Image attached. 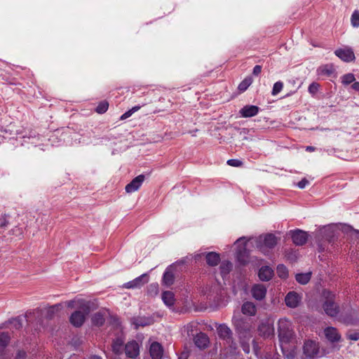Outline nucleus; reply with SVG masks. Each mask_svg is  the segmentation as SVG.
<instances>
[{
  "label": "nucleus",
  "instance_id": "obj_1",
  "mask_svg": "<svg viewBox=\"0 0 359 359\" xmlns=\"http://www.w3.org/2000/svg\"><path fill=\"white\" fill-rule=\"evenodd\" d=\"M323 294L326 299L323 306L325 313L331 317L336 316L339 312V309L334 302V295L331 292L326 290L323 292Z\"/></svg>",
  "mask_w": 359,
  "mask_h": 359
},
{
  "label": "nucleus",
  "instance_id": "obj_2",
  "mask_svg": "<svg viewBox=\"0 0 359 359\" xmlns=\"http://www.w3.org/2000/svg\"><path fill=\"white\" fill-rule=\"evenodd\" d=\"M244 238H240L238 239L235 244L238 245L236 255L238 261L243 265H245L249 262L250 251L247 249V241L243 243L242 241Z\"/></svg>",
  "mask_w": 359,
  "mask_h": 359
},
{
  "label": "nucleus",
  "instance_id": "obj_3",
  "mask_svg": "<svg viewBox=\"0 0 359 359\" xmlns=\"http://www.w3.org/2000/svg\"><path fill=\"white\" fill-rule=\"evenodd\" d=\"M293 337V332L285 321L278 323V337L282 343H289Z\"/></svg>",
  "mask_w": 359,
  "mask_h": 359
},
{
  "label": "nucleus",
  "instance_id": "obj_4",
  "mask_svg": "<svg viewBox=\"0 0 359 359\" xmlns=\"http://www.w3.org/2000/svg\"><path fill=\"white\" fill-rule=\"evenodd\" d=\"M319 353V345L314 341L308 340L304 345V353L310 358H314Z\"/></svg>",
  "mask_w": 359,
  "mask_h": 359
},
{
  "label": "nucleus",
  "instance_id": "obj_5",
  "mask_svg": "<svg viewBox=\"0 0 359 359\" xmlns=\"http://www.w3.org/2000/svg\"><path fill=\"white\" fill-rule=\"evenodd\" d=\"M334 54L346 62L353 61L355 58L354 53L351 48L337 49L334 51Z\"/></svg>",
  "mask_w": 359,
  "mask_h": 359
},
{
  "label": "nucleus",
  "instance_id": "obj_6",
  "mask_svg": "<svg viewBox=\"0 0 359 359\" xmlns=\"http://www.w3.org/2000/svg\"><path fill=\"white\" fill-rule=\"evenodd\" d=\"M78 304V311H81L85 316L97 309V304L91 301L79 300Z\"/></svg>",
  "mask_w": 359,
  "mask_h": 359
},
{
  "label": "nucleus",
  "instance_id": "obj_7",
  "mask_svg": "<svg viewBox=\"0 0 359 359\" xmlns=\"http://www.w3.org/2000/svg\"><path fill=\"white\" fill-rule=\"evenodd\" d=\"M300 297L297 292L294 291L290 292L285 298V304L290 308H296L299 306Z\"/></svg>",
  "mask_w": 359,
  "mask_h": 359
},
{
  "label": "nucleus",
  "instance_id": "obj_8",
  "mask_svg": "<svg viewBox=\"0 0 359 359\" xmlns=\"http://www.w3.org/2000/svg\"><path fill=\"white\" fill-rule=\"evenodd\" d=\"M258 332L260 336L269 337L273 335L274 329L269 321L262 322L258 327Z\"/></svg>",
  "mask_w": 359,
  "mask_h": 359
},
{
  "label": "nucleus",
  "instance_id": "obj_9",
  "mask_svg": "<svg viewBox=\"0 0 359 359\" xmlns=\"http://www.w3.org/2000/svg\"><path fill=\"white\" fill-rule=\"evenodd\" d=\"M292 238L293 243L297 245H302L306 243L308 235L302 230H296L292 232Z\"/></svg>",
  "mask_w": 359,
  "mask_h": 359
},
{
  "label": "nucleus",
  "instance_id": "obj_10",
  "mask_svg": "<svg viewBox=\"0 0 359 359\" xmlns=\"http://www.w3.org/2000/svg\"><path fill=\"white\" fill-rule=\"evenodd\" d=\"M217 332L220 339L227 341L233 337L231 330L226 324H220L217 327Z\"/></svg>",
  "mask_w": 359,
  "mask_h": 359
},
{
  "label": "nucleus",
  "instance_id": "obj_11",
  "mask_svg": "<svg viewBox=\"0 0 359 359\" xmlns=\"http://www.w3.org/2000/svg\"><path fill=\"white\" fill-rule=\"evenodd\" d=\"M252 297L257 300L264 299L266 293V288L262 284L255 285L251 290Z\"/></svg>",
  "mask_w": 359,
  "mask_h": 359
},
{
  "label": "nucleus",
  "instance_id": "obj_12",
  "mask_svg": "<svg viewBox=\"0 0 359 359\" xmlns=\"http://www.w3.org/2000/svg\"><path fill=\"white\" fill-rule=\"evenodd\" d=\"M176 266L172 264L170 265L168 269H166V271L164 273L163 277V282L165 285L167 286H170L174 283L175 280V274L174 272L175 271Z\"/></svg>",
  "mask_w": 359,
  "mask_h": 359
},
{
  "label": "nucleus",
  "instance_id": "obj_13",
  "mask_svg": "<svg viewBox=\"0 0 359 359\" xmlns=\"http://www.w3.org/2000/svg\"><path fill=\"white\" fill-rule=\"evenodd\" d=\"M125 352L128 358H135L139 354L138 344L135 341L128 342L125 346Z\"/></svg>",
  "mask_w": 359,
  "mask_h": 359
},
{
  "label": "nucleus",
  "instance_id": "obj_14",
  "mask_svg": "<svg viewBox=\"0 0 359 359\" xmlns=\"http://www.w3.org/2000/svg\"><path fill=\"white\" fill-rule=\"evenodd\" d=\"M86 317L81 313V311H74L70 316V323L76 327H81L85 322Z\"/></svg>",
  "mask_w": 359,
  "mask_h": 359
},
{
  "label": "nucleus",
  "instance_id": "obj_15",
  "mask_svg": "<svg viewBox=\"0 0 359 359\" xmlns=\"http://www.w3.org/2000/svg\"><path fill=\"white\" fill-rule=\"evenodd\" d=\"M324 333L326 339L332 343L340 341L341 336L338 333L336 328L333 327H328L325 329Z\"/></svg>",
  "mask_w": 359,
  "mask_h": 359
},
{
  "label": "nucleus",
  "instance_id": "obj_16",
  "mask_svg": "<svg viewBox=\"0 0 359 359\" xmlns=\"http://www.w3.org/2000/svg\"><path fill=\"white\" fill-rule=\"evenodd\" d=\"M148 282V275L147 273H144L140 277L134 279L132 281H130L124 285V287L126 288H134L137 287H140Z\"/></svg>",
  "mask_w": 359,
  "mask_h": 359
},
{
  "label": "nucleus",
  "instance_id": "obj_17",
  "mask_svg": "<svg viewBox=\"0 0 359 359\" xmlns=\"http://www.w3.org/2000/svg\"><path fill=\"white\" fill-rule=\"evenodd\" d=\"M194 344L197 347L200 349H205L208 347L209 344V338L208 337L202 332L196 334L194 339Z\"/></svg>",
  "mask_w": 359,
  "mask_h": 359
},
{
  "label": "nucleus",
  "instance_id": "obj_18",
  "mask_svg": "<svg viewBox=\"0 0 359 359\" xmlns=\"http://www.w3.org/2000/svg\"><path fill=\"white\" fill-rule=\"evenodd\" d=\"M150 355L153 359H161L163 353V346L158 342H153L150 346Z\"/></svg>",
  "mask_w": 359,
  "mask_h": 359
},
{
  "label": "nucleus",
  "instance_id": "obj_19",
  "mask_svg": "<svg viewBox=\"0 0 359 359\" xmlns=\"http://www.w3.org/2000/svg\"><path fill=\"white\" fill-rule=\"evenodd\" d=\"M273 274L274 273L273 269L269 266H262L258 272V276L262 281L270 280L272 278Z\"/></svg>",
  "mask_w": 359,
  "mask_h": 359
},
{
  "label": "nucleus",
  "instance_id": "obj_20",
  "mask_svg": "<svg viewBox=\"0 0 359 359\" xmlns=\"http://www.w3.org/2000/svg\"><path fill=\"white\" fill-rule=\"evenodd\" d=\"M259 110V107L255 105H246L240 110L239 113L242 117L249 118L257 115Z\"/></svg>",
  "mask_w": 359,
  "mask_h": 359
},
{
  "label": "nucleus",
  "instance_id": "obj_21",
  "mask_svg": "<svg viewBox=\"0 0 359 359\" xmlns=\"http://www.w3.org/2000/svg\"><path fill=\"white\" fill-rule=\"evenodd\" d=\"M131 323L135 325V330H137L139 327H144L152 323V319L146 317H133L131 318Z\"/></svg>",
  "mask_w": 359,
  "mask_h": 359
},
{
  "label": "nucleus",
  "instance_id": "obj_22",
  "mask_svg": "<svg viewBox=\"0 0 359 359\" xmlns=\"http://www.w3.org/2000/svg\"><path fill=\"white\" fill-rule=\"evenodd\" d=\"M241 311L243 314L252 316L256 314L257 308L254 303L246 302L242 305Z\"/></svg>",
  "mask_w": 359,
  "mask_h": 359
},
{
  "label": "nucleus",
  "instance_id": "obj_23",
  "mask_svg": "<svg viewBox=\"0 0 359 359\" xmlns=\"http://www.w3.org/2000/svg\"><path fill=\"white\" fill-rule=\"evenodd\" d=\"M11 341V337L8 332H1L0 333V356L4 354L5 348L9 344Z\"/></svg>",
  "mask_w": 359,
  "mask_h": 359
},
{
  "label": "nucleus",
  "instance_id": "obj_24",
  "mask_svg": "<svg viewBox=\"0 0 359 359\" xmlns=\"http://www.w3.org/2000/svg\"><path fill=\"white\" fill-rule=\"evenodd\" d=\"M207 264L210 266H217L220 262V256L215 252H208L205 257Z\"/></svg>",
  "mask_w": 359,
  "mask_h": 359
},
{
  "label": "nucleus",
  "instance_id": "obj_25",
  "mask_svg": "<svg viewBox=\"0 0 359 359\" xmlns=\"http://www.w3.org/2000/svg\"><path fill=\"white\" fill-rule=\"evenodd\" d=\"M278 239L273 233H267L264 236L263 243L269 248H273L277 244Z\"/></svg>",
  "mask_w": 359,
  "mask_h": 359
},
{
  "label": "nucleus",
  "instance_id": "obj_26",
  "mask_svg": "<svg viewBox=\"0 0 359 359\" xmlns=\"http://www.w3.org/2000/svg\"><path fill=\"white\" fill-rule=\"evenodd\" d=\"M162 300L168 306H172L175 302V294L171 291H164L162 293Z\"/></svg>",
  "mask_w": 359,
  "mask_h": 359
},
{
  "label": "nucleus",
  "instance_id": "obj_27",
  "mask_svg": "<svg viewBox=\"0 0 359 359\" xmlns=\"http://www.w3.org/2000/svg\"><path fill=\"white\" fill-rule=\"evenodd\" d=\"M62 308L61 304H57L50 306L46 311V318L48 320H50L54 318L55 314H57Z\"/></svg>",
  "mask_w": 359,
  "mask_h": 359
},
{
  "label": "nucleus",
  "instance_id": "obj_28",
  "mask_svg": "<svg viewBox=\"0 0 359 359\" xmlns=\"http://www.w3.org/2000/svg\"><path fill=\"white\" fill-rule=\"evenodd\" d=\"M91 321L93 325L100 327L104 325L105 318L101 312H97L92 316Z\"/></svg>",
  "mask_w": 359,
  "mask_h": 359
},
{
  "label": "nucleus",
  "instance_id": "obj_29",
  "mask_svg": "<svg viewBox=\"0 0 359 359\" xmlns=\"http://www.w3.org/2000/svg\"><path fill=\"white\" fill-rule=\"evenodd\" d=\"M311 272H308L305 273H297L295 276V279L299 283L302 285H305L308 283L311 280Z\"/></svg>",
  "mask_w": 359,
  "mask_h": 359
},
{
  "label": "nucleus",
  "instance_id": "obj_30",
  "mask_svg": "<svg viewBox=\"0 0 359 359\" xmlns=\"http://www.w3.org/2000/svg\"><path fill=\"white\" fill-rule=\"evenodd\" d=\"M123 344V341L121 339H116L113 341L112 344V351L116 355H119L121 353V349Z\"/></svg>",
  "mask_w": 359,
  "mask_h": 359
},
{
  "label": "nucleus",
  "instance_id": "obj_31",
  "mask_svg": "<svg viewBox=\"0 0 359 359\" xmlns=\"http://www.w3.org/2000/svg\"><path fill=\"white\" fill-rule=\"evenodd\" d=\"M252 79L250 76L246 77L238 85V90L240 92H244L252 84Z\"/></svg>",
  "mask_w": 359,
  "mask_h": 359
},
{
  "label": "nucleus",
  "instance_id": "obj_32",
  "mask_svg": "<svg viewBox=\"0 0 359 359\" xmlns=\"http://www.w3.org/2000/svg\"><path fill=\"white\" fill-rule=\"evenodd\" d=\"M276 272L278 277L282 279H286L288 276V270L283 264L278 265Z\"/></svg>",
  "mask_w": 359,
  "mask_h": 359
},
{
  "label": "nucleus",
  "instance_id": "obj_33",
  "mask_svg": "<svg viewBox=\"0 0 359 359\" xmlns=\"http://www.w3.org/2000/svg\"><path fill=\"white\" fill-rule=\"evenodd\" d=\"M142 181H131L130 183L126 185V191L127 193H130L140 188Z\"/></svg>",
  "mask_w": 359,
  "mask_h": 359
},
{
  "label": "nucleus",
  "instance_id": "obj_34",
  "mask_svg": "<svg viewBox=\"0 0 359 359\" xmlns=\"http://www.w3.org/2000/svg\"><path fill=\"white\" fill-rule=\"evenodd\" d=\"M109 108V103L107 101L100 102L95 109L97 114H102L105 113Z\"/></svg>",
  "mask_w": 359,
  "mask_h": 359
},
{
  "label": "nucleus",
  "instance_id": "obj_35",
  "mask_svg": "<svg viewBox=\"0 0 359 359\" xmlns=\"http://www.w3.org/2000/svg\"><path fill=\"white\" fill-rule=\"evenodd\" d=\"M220 271L222 275H226L230 272L232 268V264L230 262H223L220 265Z\"/></svg>",
  "mask_w": 359,
  "mask_h": 359
},
{
  "label": "nucleus",
  "instance_id": "obj_36",
  "mask_svg": "<svg viewBox=\"0 0 359 359\" xmlns=\"http://www.w3.org/2000/svg\"><path fill=\"white\" fill-rule=\"evenodd\" d=\"M351 25L353 27H359V11L355 10L353 11L351 18Z\"/></svg>",
  "mask_w": 359,
  "mask_h": 359
},
{
  "label": "nucleus",
  "instance_id": "obj_37",
  "mask_svg": "<svg viewBox=\"0 0 359 359\" xmlns=\"http://www.w3.org/2000/svg\"><path fill=\"white\" fill-rule=\"evenodd\" d=\"M330 229L329 228H323V229H321L318 233V237L319 238H324L325 236H326L325 239L329 242L330 243L331 242V238H332V236L330 235H328L329 233H330Z\"/></svg>",
  "mask_w": 359,
  "mask_h": 359
},
{
  "label": "nucleus",
  "instance_id": "obj_38",
  "mask_svg": "<svg viewBox=\"0 0 359 359\" xmlns=\"http://www.w3.org/2000/svg\"><path fill=\"white\" fill-rule=\"evenodd\" d=\"M319 71L321 74L331 75L334 72V69L332 65H325L320 67Z\"/></svg>",
  "mask_w": 359,
  "mask_h": 359
},
{
  "label": "nucleus",
  "instance_id": "obj_39",
  "mask_svg": "<svg viewBox=\"0 0 359 359\" xmlns=\"http://www.w3.org/2000/svg\"><path fill=\"white\" fill-rule=\"evenodd\" d=\"M141 108L140 106H135L132 109H129L126 112H125L121 117V120H125L129 118L133 113L136 112Z\"/></svg>",
  "mask_w": 359,
  "mask_h": 359
},
{
  "label": "nucleus",
  "instance_id": "obj_40",
  "mask_svg": "<svg viewBox=\"0 0 359 359\" xmlns=\"http://www.w3.org/2000/svg\"><path fill=\"white\" fill-rule=\"evenodd\" d=\"M283 88V83L281 81H277L273 84L271 94L273 95H276L278 94Z\"/></svg>",
  "mask_w": 359,
  "mask_h": 359
},
{
  "label": "nucleus",
  "instance_id": "obj_41",
  "mask_svg": "<svg viewBox=\"0 0 359 359\" xmlns=\"http://www.w3.org/2000/svg\"><path fill=\"white\" fill-rule=\"evenodd\" d=\"M355 81V76L353 74H346L342 77V83L344 85H348Z\"/></svg>",
  "mask_w": 359,
  "mask_h": 359
},
{
  "label": "nucleus",
  "instance_id": "obj_42",
  "mask_svg": "<svg viewBox=\"0 0 359 359\" xmlns=\"http://www.w3.org/2000/svg\"><path fill=\"white\" fill-rule=\"evenodd\" d=\"M309 181H299L298 183H293L292 184H289L287 186L288 188L294 189L295 187H298L301 189H304L307 184H309Z\"/></svg>",
  "mask_w": 359,
  "mask_h": 359
},
{
  "label": "nucleus",
  "instance_id": "obj_43",
  "mask_svg": "<svg viewBox=\"0 0 359 359\" xmlns=\"http://www.w3.org/2000/svg\"><path fill=\"white\" fill-rule=\"evenodd\" d=\"M8 323L13 324V327L16 330H19L22 327V320L19 317L9 320Z\"/></svg>",
  "mask_w": 359,
  "mask_h": 359
},
{
  "label": "nucleus",
  "instance_id": "obj_44",
  "mask_svg": "<svg viewBox=\"0 0 359 359\" xmlns=\"http://www.w3.org/2000/svg\"><path fill=\"white\" fill-rule=\"evenodd\" d=\"M27 357V352L23 349H18L13 359H26Z\"/></svg>",
  "mask_w": 359,
  "mask_h": 359
},
{
  "label": "nucleus",
  "instance_id": "obj_45",
  "mask_svg": "<svg viewBox=\"0 0 359 359\" xmlns=\"http://www.w3.org/2000/svg\"><path fill=\"white\" fill-rule=\"evenodd\" d=\"M227 164L233 167H241L243 163L239 159H229L227 161Z\"/></svg>",
  "mask_w": 359,
  "mask_h": 359
},
{
  "label": "nucleus",
  "instance_id": "obj_46",
  "mask_svg": "<svg viewBox=\"0 0 359 359\" xmlns=\"http://www.w3.org/2000/svg\"><path fill=\"white\" fill-rule=\"evenodd\" d=\"M319 86H320V85L318 83L313 82L309 86V92L311 94L314 95L318 90Z\"/></svg>",
  "mask_w": 359,
  "mask_h": 359
},
{
  "label": "nucleus",
  "instance_id": "obj_47",
  "mask_svg": "<svg viewBox=\"0 0 359 359\" xmlns=\"http://www.w3.org/2000/svg\"><path fill=\"white\" fill-rule=\"evenodd\" d=\"M226 343L229 344V348L232 350V351H236L237 349V344L236 342L235 341V340L233 339V337H231L230 339H228L227 341H226Z\"/></svg>",
  "mask_w": 359,
  "mask_h": 359
},
{
  "label": "nucleus",
  "instance_id": "obj_48",
  "mask_svg": "<svg viewBox=\"0 0 359 359\" xmlns=\"http://www.w3.org/2000/svg\"><path fill=\"white\" fill-rule=\"evenodd\" d=\"M151 177V172H149L139 175L137 177H135L133 180H144L145 178H149Z\"/></svg>",
  "mask_w": 359,
  "mask_h": 359
},
{
  "label": "nucleus",
  "instance_id": "obj_49",
  "mask_svg": "<svg viewBox=\"0 0 359 359\" xmlns=\"http://www.w3.org/2000/svg\"><path fill=\"white\" fill-rule=\"evenodd\" d=\"M285 257L288 260H290L292 262H295L297 260L296 255L294 254H293L292 252L286 253Z\"/></svg>",
  "mask_w": 359,
  "mask_h": 359
},
{
  "label": "nucleus",
  "instance_id": "obj_50",
  "mask_svg": "<svg viewBox=\"0 0 359 359\" xmlns=\"http://www.w3.org/2000/svg\"><path fill=\"white\" fill-rule=\"evenodd\" d=\"M348 338L351 340L357 341L359 339V332H354L352 334H349L348 335Z\"/></svg>",
  "mask_w": 359,
  "mask_h": 359
},
{
  "label": "nucleus",
  "instance_id": "obj_51",
  "mask_svg": "<svg viewBox=\"0 0 359 359\" xmlns=\"http://www.w3.org/2000/svg\"><path fill=\"white\" fill-rule=\"evenodd\" d=\"M78 306H79L78 301H69V302H67V307H69V308H71V309L76 308V309H78Z\"/></svg>",
  "mask_w": 359,
  "mask_h": 359
},
{
  "label": "nucleus",
  "instance_id": "obj_52",
  "mask_svg": "<svg viewBox=\"0 0 359 359\" xmlns=\"http://www.w3.org/2000/svg\"><path fill=\"white\" fill-rule=\"evenodd\" d=\"M262 72V67L260 65H256L255 66L254 69H253V72H252V74L255 75V76H258Z\"/></svg>",
  "mask_w": 359,
  "mask_h": 359
},
{
  "label": "nucleus",
  "instance_id": "obj_53",
  "mask_svg": "<svg viewBox=\"0 0 359 359\" xmlns=\"http://www.w3.org/2000/svg\"><path fill=\"white\" fill-rule=\"evenodd\" d=\"M242 347L243 348V351L246 353H249L250 351V348H249V345L247 344L246 343H243L242 344Z\"/></svg>",
  "mask_w": 359,
  "mask_h": 359
},
{
  "label": "nucleus",
  "instance_id": "obj_54",
  "mask_svg": "<svg viewBox=\"0 0 359 359\" xmlns=\"http://www.w3.org/2000/svg\"><path fill=\"white\" fill-rule=\"evenodd\" d=\"M351 87L353 90L359 91V82H354Z\"/></svg>",
  "mask_w": 359,
  "mask_h": 359
},
{
  "label": "nucleus",
  "instance_id": "obj_55",
  "mask_svg": "<svg viewBox=\"0 0 359 359\" xmlns=\"http://www.w3.org/2000/svg\"><path fill=\"white\" fill-rule=\"evenodd\" d=\"M110 323H113V324H116V325H118L119 324L118 319L117 318H116V317H111Z\"/></svg>",
  "mask_w": 359,
  "mask_h": 359
},
{
  "label": "nucleus",
  "instance_id": "obj_56",
  "mask_svg": "<svg viewBox=\"0 0 359 359\" xmlns=\"http://www.w3.org/2000/svg\"><path fill=\"white\" fill-rule=\"evenodd\" d=\"M6 215L4 216V222L1 224L0 227H4L8 224V221L6 219Z\"/></svg>",
  "mask_w": 359,
  "mask_h": 359
},
{
  "label": "nucleus",
  "instance_id": "obj_57",
  "mask_svg": "<svg viewBox=\"0 0 359 359\" xmlns=\"http://www.w3.org/2000/svg\"><path fill=\"white\" fill-rule=\"evenodd\" d=\"M306 150L309 151H313L315 150V148L312 146H308L306 147Z\"/></svg>",
  "mask_w": 359,
  "mask_h": 359
},
{
  "label": "nucleus",
  "instance_id": "obj_58",
  "mask_svg": "<svg viewBox=\"0 0 359 359\" xmlns=\"http://www.w3.org/2000/svg\"><path fill=\"white\" fill-rule=\"evenodd\" d=\"M150 287L154 288V291H155V293H156V294H157V292H158V287H157V286H156V285H150Z\"/></svg>",
  "mask_w": 359,
  "mask_h": 359
},
{
  "label": "nucleus",
  "instance_id": "obj_59",
  "mask_svg": "<svg viewBox=\"0 0 359 359\" xmlns=\"http://www.w3.org/2000/svg\"><path fill=\"white\" fill-rule=\"evenodd\" d=\"M318 247H319V250H320V251H323V250H325V248H323V245H322L321 243H319V244H318Z\"/></svg>",
  "mask_w": 359,
  "mask_h": 359
},
{
  "label": "nucleus",
  "instance_id": "obj_60",
  "mask_svg": "<svg viewBox=\"0 0 359 359\" xmlns=\"http://www.w3.org/2000/svg\"><path fill=\"white\" fill-rule=\"evenodd\" d=\"M90 359H102V358L99 356L94 355V356L91 357Z\"/></svg>",
  "mask_w": 359,
  "mask_h": 359
},
{
  "label": "nucleus",
  "instance_id": "obj_61",
  "mask_svg": "<svg viewBox=\"0 0 359 359\" xmlns=\"http://www.w3.org/2000/svg\"><path fill=\"white\" fill-rule=\"evenodd\" d=\"M179 359H187V356L184 358L183 354H182V355L179 357Z\"/></svg>",
  "mask_w": 359,
  "mask_h": 359
},
{
  "label": "nucleus",
  "instance_id": "obj_62",
  "mask_svg": "<svg viewBox=\"0 0 359 359\" xmlns=\"http://www.w3.org/2000/svg\"><path fill=\"white\" fill-rule=\"evenodd\" d=\"M162 111H164V109H162ZM159 111H161V110H158V111L156 110V111H154V113L159 112Z\"/></svg>",
  "mask_w": 359,
  "mask_h": 359
},
{
  "label": "nucleus",
  "instance_id": "obj_63",
  "mask_svg": "<svg viewBox=\"0 0 359 359\" xmlns=\"http://www.w3.org/2000/svg\"><path fill=\"white\" fill-rule=\"evenodd\" d=\"M292 357H291V355L287 356V359H292Z\"/></svg>",
  "mask_w": 359,
  "mask_h": 359
},
{
  "label": "nucleus",
  "instance_id": "obj_64",
  "mask_svg": "<svg viewBox=\"0 0 359 359\" xmlns=\"http://www.w3.org/2000/svg\"><path fill=\"white\" fill-rule=\"evenodd\" d=\"M292 357H291V355L287 356V359H292Z\"/></svg>",
  "mask_w": 359,
  "mask_h": 359
}]
</instances>
